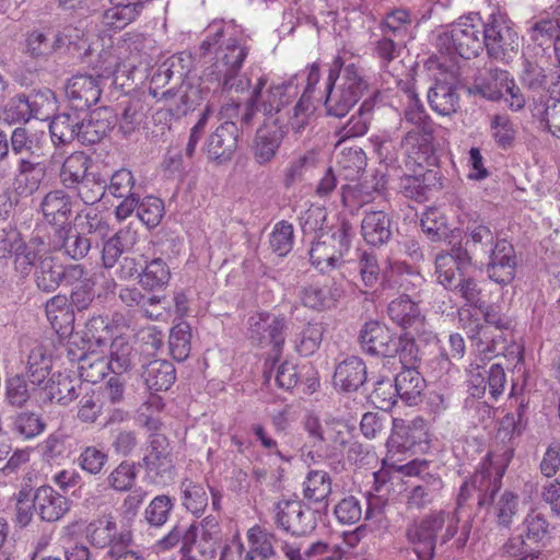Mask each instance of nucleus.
<instances>
[{
  "mask_svg": "<svg viewBox=\"0 0 560 560\" xmlns=\"http://www.w3.org/2000/svg\"><path fill=\"white\" fill-rule=\"evenodd\" d=\"M209 32L200 45L202 56L210 57L211 61L206 75L217 81L223 91L244 92L250 84L249 79L241 75L248 47L235 37L226 38L222 25L212 24Z\"/></svg>",
  "mask_w": 560,
  "mask_h": 560,
  "instance_id": "1",
  "label": "nucleus"
},
{
  "mask_svg": "<svg viewBox=\"0 0 560 560\" xmlns=\"http://www.w3.org/2000/svg\"><path fill=\"white\" fill-rule=\"evenodd\" d=\"M459 517L444 510L431 511L411 520L405 528V538L418 560H434L438 550L445 551L458 533Z\"/></svg>",
  "mask_w": 560,
  "mask_h": 560,
  "instance_id": "2",
  "label": "nucleus"
},
{
  "mask_svg": "<svg viewBox=\"0 0 560 560\" xmlns=\"http://www.w3.org/2000/svg\"><path fill=\"white\" fill-rule=\"evenodd\" d=\"M368 82L362 70L354 63L342 67L338 57L335 59L326 82L324 106L329 116L345 117L360 101L368 90Z\"/></svg>",
  "mask_w": 560,
  "mask_h": 560,
  "instance_id": "3",
  "label": "nucleus"
},
{
  "mask_svg": "<svg viewBox=\"0 0 560 560\" xmlns=\"http://www.w3.org/2000/svg\"><path fill=\"white\" fill-rule=\"evenodd\" d=\"M368 82L362 70L354 63L342 67L338 57L335 59L326 82L324 106L329 116L345 117L360 101L368 90Z\"/></svg>",
  "mask_w": 560,
  "mask_h": 560,
  "instance_id": "4",
  "label": "nucleus"
},
{
  "mask_svg": "<svg viewBox=\"0 0 560 560\" xmlns=\"http://www.w3.org/2000/svg\"><path fill=\"white\" fill-rule=\"evenodd\" d=\"M362 350L383 358L398 357L400 364H413L418 358V345L409 334L396 335L377 320L366 322L359 334Z\"/></svg>",
  "mask_w": 560,
  "mask_h": 560,
  "instance_id": "5",
  "label": "nucleus"
},
{
  "mask_svg": "<svg viewBox=\"0 0 560 560\" xmlns=\"http://www.w3.org/2000/svg\"><path fill=\"white\" fill-rule=\"evenodd\" d=\"M287 318L269 312H259L248 318V337L260 348L271 347L266 360L270 371L280 360L285 341ZM268 370H265L267 374Z\"/></svg>",
  "mask_w": 560,
  "mask_h": 560,
  "instance_id": "6",
  "label": "nucleus"
},
{
  "mask_svg": "<svg viewBox=\"0 0 560 560\" xmlns=\"http://www.w3.org/2000/svg\"><path fill=\"white\" fill-rule=\"evenodd\" d=\"M351 225H340L322 232L310 249L312 265L320 272H329L343 264V256L350 249Z\"/></svg>",
  "mask_w": 560,
  "mask_h": 560,
  "instance_id": "7",
  "label": "nucleus"
},
{
  "mask_svg": "<svg viewBox=\"0 0 560 560\" xmlns=\"http://www.w3.org/2000/svg\"><path fill=\"white\" fill-rule=\"evenodd\" d=\"M505 466L494 464L489 456L480 464L479 468L465 481L458 492L456 509L452 515L458 516V511L476 497L477 510L482 511L486 502L491 499L493 491L502 486V477Z\"/></svg>",
  "mask_w": 560,
  "mask_h": 560,
  "instance_id": "8",
  "label": "nucleus"
},
{
  "mask_svg": "<svg viewBox=\"0 0 560 560\" xmlns=\"http://www.w3.org/2000/svg\"><path fill=\"white\" fill-rule=\"evenodd\" d=\"M438 46L464 59L475 58L483 50V24L477 16L460 18L439 35Z\"/></svg>",
  "mask_w": 560,
  "mask_h": 560,
  "instance_id": "9",
  "label": "nucleus"
},
{
  "mask_svg": "<svg viewBox=\"0 0 560 560\" xmlns=\"http://www.w3.org/2000/svg\"><path fill=\"white\" fill-rule=\"evenodd\" d=\"M1 248L11 255L14 271L21 278L28 277L45 257L51 255L43 237L35 235L26 242L18 232L7 234L1 241Z\"/></svg>",
  "mask_w": 560,
  "mask_h": 560,
  "instance_id": "10",
  "label": "nucleus"
},
{
  "mask_svg": "<svg viewBox=\"0 0 560 560\" xmlns=\"http://www.w3.org/2000/svg\"><path fill=\"white\" fill-rule=\"evenodd\" d=\"M406 132L400 140V148L409 160L420 167L438 164L435 130L436 125L429 116Z\"/></svg>",
  "mask_w": 560,
  "mask_h": 560,
  "instance_id": "11",
  "label": "nucleus"
},
{
  "mask_svg": "<svg viewBox=\"0 0 560 560\" xmlns=\"http://www.w3.org/2000/svg\"><path fill=\"white\" fill-rule=\"evenodd\" d=\"M483 39L489 58L509 63L518 51V35L503 15H491L483 24Z\"/></svg>",
  "mask_w": 560,
  "mask_h": 560,
  "instance_id": "12",
  "label": "nucleus"
},
{
  "mask_svg": "<svg viewBox=\"0 0 560 560\" xmlns=\"http://www.w3.org/2000/svg\"><path fill=\"white\" fill-rule=\"evenodd\" d=\"M268 78L260 77L253 88V93L259 103V113L271 118L284 107L293 103L300 93L298 75H292L281 82H272L266 88Z\"/></svg>",
  "mask_w": 560,
  "mask_h": 560,
  "instance_id": "13",
  "label": "nucleus"
},
{
  "mask_svg": "<svg viewBox=\"0 0 560 560\" xmlns=\"http://www.w3.org/2000/svg\"><path fill=\"white\" fill-rule=\"evenodd\" d=\"M494 235L483 223L469 224L462 241L456 245L459 264L483 265L495 246Z\"/></svg>",
  "mask_w": 560,
  "mask_h": 560,
  "instance_id": "14",
  "label": "nucleus"
},
{
  "mask_svg": "<svg viewBox=\"0 0 560 560\" xmlns=\"http://www.w3.org/2000/svg\"><path fill=\"white\" fill-rule=\"evenodd\" d=\"M273 513L276 525L293 536H304L316 527L314 512L301 500H280Z\"/></svg>",
  "mask_w": 560,
  "mask_h": 560,
  "instance_id": "15",
  "label": "nucleus"
},
{
  "mask_svg": "<svg viewBox=\"0 0 560 560\" xmlns=\"http://www.w3.org/2000/svg\"><path fill=\"white\" fill-rule=\"evenodd\" d=\"M240 129L234 121L221 122L207 138L205 151L209 161L222 165L230 162L238 147Z\"/></svg>",
  "mask_w": 560,
  "mask_h": 560,
  "instance_id": "16",
  "label": "nucleus"
},
{
  "mask_svg": "<svg viewBox=\"0 0 560 560\" xmlns=\"http://www.w3.org/2000/svg\"><path fill=\"white\" fill-rule=\"evenodd\" d=\"M106 191L122 201L116 207L115 214L119 221L129 218L137 208L140 198V186L136 185V178L128 168H120L110 176Z\"/></svg>",
  "mask_w": 560,
  "mask_h": 560,
  "instance_id": "17",
  "label": "nucleus"
},
{
  "mask_svg": "<svg viewBox=\"0 0 560 560\" xmlns=\"http://www.w3.org/2000/svg\"><path fill=\"white\" fill-rule=\"evenodd\" d=\"M85 536L92 546L101 549L128 547L132 541L130 530L117 532L116 521L110 514L92 521L85 528Z\"/></svg>",
  "mask_w": 560,
  "mask_h": 560,
  "instance_id": "18",
  "label": "nucleus"
},
{
  "mask_svg": "<svg viewBox=\"0 0 560 560\" xmlns=\"http://www.w3.org/2000/svg\"><path fill=\"white\" fill-rule=\"evenodd\" d=\"M345 294L343 287L336 279L323 284L311 283L299 291L301 304L314 312H324L334 308Z\"/></svg>",
  "mask_w": 560,
  "mask_h": 560,
  "instance_id": "19",
  "label": "nucleus"
},
{
  "mask_svg": "<svg viewBox=\"0 0 560 560\" xmlns=\"http://www.w3.org/2000/svg\"><path fill=\"white\" fill-rule=\"evenodd\" d=\"M117 124V116L109 107H98L83 118L80 116L79 142L92 145L104 140Z\"/></svg>",
  "mask_w": 560,
  "mask_h": 560,
  "instance_id": "20",
  "label": "nucleus"
},
{
  "mask_svg": "<svg viewBox=\"0 0 560 560\" xmlns=\"http://www.w3.org/2000/svg\"><path fill=\"white\" fill-rule=\"evenodd\" d=\"M458 77V68L453 67L448 77L436 79L434 85L428 91L429 105L436 114L451 116L459 109L460 98L456 88Z\"/></svg>",
  "mask_w": 560,
  "mask_h": 560,
  "instance_id": "21",
  "label": "nucleus"
},
{
  "mask_svg": "<svg viewBox=\"0 0 560 560\" xmlns=\"http://www.w3.org/2000/svg\"><path fill=\"white\" fill-rule=\"evenodd\" d=\"M487 261L486 271L490 280L503 287L514 280L517 262L514 247L510 242L497 241Z\"/></svg>",
  "mask_w": 560,
  "mask_h": 560,
  "instance_id": "22",
  "label": "nucleus"
},
{
  "mask_svg": "<svg viewBox=\"0 0 560 560\" xmlns=\"http://www.w3.org/2000/svg\"><path fill=\"white\" fill-rule=\"evenodd\" d=\"M65 92L72 109L84 110L100 101V79L92 74L73 75L68 80Z\"/></svg>",
  "mask_w": 560,
  "mask_h": 560,
  "instance_id": "23",
  "label": "nucleus"
},
{
  "mask_svg": "<svg viewBox=\"0 0 560 560\" xmlns=\"http://www.w3.org/2000/svg\"><path fill=\"white\" fill-rule=\"evenodd\" d=\"M47 175V167L39 155L22 156L18 161L14 189L20 196L35 194Z\"/></svg>",
  "mask_w": 560,
  "mask_h": 560,
  "instance_id": "24",
  "label": "nucleus"
},
{
  "mask_svg": "<svg viewBox=\"0 0 560 560\" xmlns=\"http://www.w3.org/2000/svg\"><path fill=\"white\" fill-rule=\"evenodd\" d=\"M190 72V57L185 54L174 55L167 58L159 66L153 73L150 82V94L154 97H161L160 90L168 83L175 86L184 83L185 78Z\"/></svg>",
  "mask_w": 560,
  "mask_h": 560,
  "instance_id": "25",
  "label": "nucleus"
},
{
  "mask_svg": "<svg viewBox=\"0 0 560 560\" xmlns=\"http://www.w3.org/2000/svg\"><path fill=\"white\" fill-rule=\"evenodd\" d=\"M284 130L277 122L260 126L254 138L252 153L254 160L259 165L270 163L277 155L279 148L284 139Z\"/></svg>",
  "mask_w": 560,
  "mask_h": 560,
  "instance_id": "26",
  "label": "nucleus"
},
{
  "mask_svg": "<svg viewBox=\"0 0 560 560\" xmlns=\"http://www.w3.org/2000/svg\"><path fill=\"white\" fill-rule=\"evenodd\" d=\"M420 361V349L418 348L417 361L413 364H401L402 370L396 375L393 385L397 397L409 406L418 404L425 387V381L417 370Z\"/></svg>",
  "mask_w": 560,
  "mask_h": 560,
  "instance_id": "27",
  "label": "nucleus"
},
{
  "mask_svg": "<svg viewBox=\"0 0 560 560\" xmlns=\"http://www.w3.org/2000/svg\"><path fill=\"white\" fill-rule=\"evenodd\" d=\"M144 466L149 474L164 478L170 476L173 469V460L170 453V444L164 434L152 433L149 438L148 453Z\"/></svg>",
  "mask_w": 560,
  "mask_h": 560,
  "instance_id": "28",
  "label": "nucleus"
},
{
  "mask_svg": "<svg viewBox=\"0 0 560 560\" xmlns=\"http://www.w3.org/2000/svg\"><path fill=\"white\" fill-rule=\"evenodd\" d=\"M110 7L102 13V23L109 30H122L141 14L145 0H108Z\"/></svg>",
  "mask_w": 560,
  "mask_h": 560,
  "instance_id": "29",
  "label": "nucleus"
},
{
  "mask_svg": "<svg viewBox=\"0 0 560 560\" xmlns=\"http://www.w3.org/2000/svg\"><path fill=\"white\" fill-rule=\"evenodd\" d=\"M33 501L35 510L45 522L59 521L70 509L69 500L50 486L39 487Z\"/></svg>",
  "mask_w": 560,
  "mask_h": 560,
  "instance_id": "30",
  "label": "nucleus"
},
{
  "mask_svg": "<svg viewBox=\"0 0 560 560\" xmlns=\"http://www.w3.org/2000/svg\"><path fill=\"white\" fill-rule=\"evenodd\" d=\"M366 374L364 361L352 355L336 366L332 383L341 392H357L365 383Z\"/></svg>",
  "mask_w": 560,
  "mask_h": 560,
  "instance_id": "31",
  "label": "nucleus"
},
{
  "mask_svg": "<svg viewBox=\"0 0 560 560\" xmlns=\"http://www.w3.org/2000/svg\"><path fill=\"white\" fill-rule=\"evenodd\" d=\"M390 217L382 210L365 211L361 222V234L364 241L375 247L387 244L393 236Z\"/></svg>",
  "mask_w": 560,
  "mask_h": 560,
  "instance_id": "32",
  "label": "nucleus"
},
{
  "mask_svg": "<svg viewBox=\"0 0 560 560\" xmlns=\"http://www.w3.org/2000/svg\"><path fill=\"white\" fill-rule=\"evenodd\" d=\"M509 72L499 68L485 69L478 72L468 93L479 95L486 100L499 101L504 96L503 89Z\"/></svg>",
  "mask_w": 560,
  "mask_h": 560,
  "instance_id": "33",
  "label": "nucleus"
},
{
  "mask_svg": "<svg viewBox=\"0 0 560 560\" xmlns=\"http://www.w3.org/2000/svg\"><path fill=\"white\" fill-rule=\"evenodd\" d=\"M86 386L75 377L63 373H54L43 388L45 399L57 401L62 406H68L78 398Z\"/></svg>",
  "mask_w": 560,
  "mask_h": 560,
  "instance_id": "34",
  "label": "nucleus"
},
{
  "mask_svg": "<svg viewBox=\"0 0 560 560\" xmlns=\"http://www.w3.org/2000/svg\"><path fill=\"white\" fill-rule=\"evenodd\" d=\"M500 490L501 487L493 491L483 510L493 516L499 527L510 528L518 511L520 498L510 490H504L501 493Z\"/></svg>",
  "mask_w": 560,
  "mask_h": 560,
  "instance_id": "35",
  "label": "nucleus"
},
{
  "mask_svg": "<svg viewBox=\"0 0 560 560\" xmlns=\"http://www.w3.org/2000/svg\"><path fill=\"white\" fill-rule=\"evenodd\" d=\"M320 165L319 153L308 150L294 158L283 174V186L289 189L298 184L310 180Z\"/></svg>",
  "mask_w": 560,
  "mask_h": 560,
  "instance_id": "36",
  "label": "nucleus"
},
{
  "mask_svg": "<svg viewBox=\"0 0 560 560\" xmlns=\"http://www.w3.org/2000/svg\"><path fill=\"white\" fill-rule=\"evenodd\" d=\"M46 221L54 225H63L72 213V198L63 189L47 192L40 202Z\"/></svg>",
  "mask_w": 560,
  "mask_h": 560,
  "instance_id": "37",
  "label": "nucleus"
},
{
  "mask_svg": "<svg viewBox=\"0 0 560 560\" xmlns=\"http://www.w3.org/2000/svg\"><path fill=\"white\" fill-rule=\"evenodd\" d=\"M92 171V158L83 151H75L63 160L59 171V179L65 188L70 189Z\"/></svg>",
  "mask_w": 560,
  "mask_h": 560,
  "instance_id": "38",
  "label": "nucleus"
},
{
  "mask_svg": "<svg viewBox=\"0 0 560 560\" xmlns=\"http://www.w3.org/2000/svg\"><path fill=\"white\" fill-rule=\"evenodd\" d=\"M142 378L150 390L165 392L176 380V370L167 360H153L143 366Z\"/></svg>",
  "mask_w": 560,
  "mask_h": 560,
  "instance_id": "39",
  "label": "nucleus"
},
{
  "mask_svg": "<svg viewBox=\"0 0 560 560\" xmlns=\"http://www.w3.org/2000/svg\"><path fill=\"white\" fill-rule=\"evenodd\" d=\"M441 186L439 172L425 170L422 174L404 176L400 179L402 194L410 199L423 201L433 187Z\"/></svg>",
  "mask_w": 560,
  "mask_h": 560,
  "instance_id": "40",
  "label": "nucleus"
},
{
  "mask_svg": "<svg viewBox=\"0 0 560 560\" xmlns=\"http://www.w3.org/2000/svg\"><path fill=\"white\" fill-rule=\"evenodd\" d=\"M138 357L139 353L132 342L124 336H118L110 343L107 359L110 362L112 372L122 374L135 366Z\"/></svg>",
  "mask_w": 560,
  "mask_h": 560,
  "instance_id": "41",
  "label": "nucleus"
},
{
  "mask_svg": "<svg viewBox=\"0 0 560 560\" xmlns=\"http://www.w3.org/2000/svg\"><path fill=\"white\" fill-rule=\"evenodd\" d=\"M80 114L78 110L56 115L49 125L51 139L58 144L79 141Z\"/></svg>",
  "mask_w": 560,
  "mask_h": 560,
  "instance_id": "42",
  "label": "nucleus"
},
{
  "mask_svg": "<svg viewBox=\"0 0 560 560\" xmlns=\"http://www.w3.org/2000/svg\"><path fill=\"white\" fill-rule=\"evenodd\" d=\"M248 550L245 555L253 557L275 558L277 557L276 547L279 545L280 539L275 533L268 532L258 525L253 526L247 530Z\"/></svg>",
  "mask_w": 560,
  "mask_h": 560,
  "instance_id": "43",
  "label": "nucleus"
},
{
  "mask_svg": "<svg viewBox=\"0 0 560 560\" xmlns=\"http://www.w3.org/2000/svg\"><path fill=\"white\" fill-rule=\"evenodd\" d=\"M411 24L410 12L405 9H396L385 14L378 24V28L381 34L407 43L411 38Z\"/></svg>",
  "mask_w": 560,
  "mask_h": 560,
  "instance_id": "44",
  "label": "nucleus"
},
{
  "mask_svg": "<svg viewBox=\"0 0 560 560\" xmlns=\"http://www.w3.org/2000/svg\"><path fill=\"white\" fill-rule=\"evenodd\" d=\"M387 314L402 328L412 327L422 322L419 305L406 294L396 298L388 304Z\"/></svg>",
  "mask_w": 560,
  "mask_h": 560,
  "instance_id": "45",
  "label": "nucleus"
},
{
  "mask_svg": "<svg viewBox=\"0 0 560 560\" xmlns=\"http://www.w3.org/2000/svg\"><path fill=\"white\" fill-rule=\"evenodd\" d=\"M366 166V156L361 148H345L337 156V173L343 180H355Z\"/></svg>",
  "mask_w": 560,
  "mask_h": 560,
  "instance_id": "46",
  "label": "nucleus"
},
{
  "mask_svg": "<svg viewBox=\"0 0 560 560\" xmlns=\"http://www.w3.org/2000/svg\"><path fill=\"white\" fill-rule=\"evenodd\" d=\"M33 278L39 291L55 292L60 287V261L52 255L45 257L33 271Z\"/></svg>",
  "mask_w": 560,
  "mask_h": 560,
  "instance_id": "47",
  "label": "nucleus"
},
{
  "mask_svg": "<svg viewBox=\"0 0 560 560\" xmlns=\"http://www.w3.org/2000/svg\"><path fill=\"white\" fill-rule=\"evenodd\" d=\"M331 492V480L324 470H311L304 481V497L314 503H322L323 509L328 506V495Z\"/></svg>",
  "mask_w": 560,
  "mask_h": 560,
  "instance_id": "48",
  "label": "nucleus"
},
{
  "mask_svg": "<svg viewBox=\"0 0 560 560\" xmlns=\"http://www.w3.org/2000/svg\"><path fill=\"white\" fill-rule=\"evenodd\" d=\"M374 102L365 100L360 105L358 112L340 128L341 139L357 138L364 136L370 128L373 119Z\"/></svg>",
  "mask_w": 560,
  "mask_h": 560,
  "instance_id": "49",
  "label": "nucleus"
},
{
  "mask_svg": "<svg viewBox=\"0 0 560 560\" xmlns=\"http://www.w3.org/2000/svg\"><path fill=\"white\" fill-rule=\"evenodd\" d=\"M106 187V178L100 172L93 170L72 189L77 191L78 197L85 205H94L104 197Z\"/></svg>",
  "mask_w": 560,
  "mask_h": 560,
  "instance_id": "50",
  "label": "nucleus"
},
{
  "mask_svg": "<svg viewBox=\"0 0 560 560\" xmlns=\"http://www.w3.org/2000/svg\"><path fill=\"white\" fill-rule=\"evenodd\" d=\"M58 234L61 241L58 247L71 259L80 260L90 252L92 241L81 232L72 229H62L58 231Z\"/></svg>",
  "mask_w": 560,
  "mask_h": 560,
  "instance_id": "51",
  "label": "nucleus"
},
{
  "mask_svg": "<svg viewBox=\"0 0 560 560\" xmlns=\"http://www.w3.org/2000/svg\"><path fill=\"white\" fill-rule=\"evenodd\" d=\"M184 508L196 516H200L208 505V493L201 483L189 478L180 482Z\"/></svg>",
  "mask_w": 560,
  "mask_h": 560,
  "instance_id": "52",
  "label": "nucleus"
},
{
  "mask_svg": "<svg viewBox=\"0 0 560 560\" xmlns=\"http://www.w3.org/2000/svg\"><path fill=\"white\" fill-rule=\"evenodd\" d=\"M170 353L178 362L185 361L191 351V327L187 322H179L172 327L168 337Z\"/></svg>",
  "mask_w": 560,
  "mask_h": 560,
  "instance_id": "53",
  "label": "nucleus"
},
{
  "mask_svg": "<svg viewBox=\"0 0 560 560\" xmlns=\"http://www.w3.org/2000/svg\"><path fill=\"white\" fill-rule=\"evenodd\" d=\"M422 442L427 441L420 435L413 433V431L406 425L405 420L394 419L393 433L387 440V447L389 448V452L395 450L398 453H402L413 448Z\"/></svg>",
  "mask_w": 560,
  "mask_h": 560,
  "instance_id": "54",
  "label": "nucleus"
},
{
  "mask_svg": "<svg viewBox=\"0 0 560 560\" xmlns=\"http://www.w3.org/2000/svg\"><path fill=\"white\" fill-rule=\"evenodd\" d=\"M112 371L108 359L97 354H83L79 359L80 377L92 384L102 381Z\"/></svg>",
  "mask_w": 560,
  "mask_h": 560,
  "instance_id": "55",
  "label": "nucleus"
},
{
  "mask_svg": "<svg viewBox=\"0 0 560 560\" xmlns=\"http://www.w3.org/2000/svg\"><path fill=\"white\" fill-rule=\"evenodd\" d=\"M49 32L34 30L25 40V52L33 59H47L58 50L55 37Z\"/></svg>",
  "mask_w": 560,
  "mask_h": 560,
  "instance_id": "56",
  "label": "nucleus"
},
{
  "mask_svg": "<svg viewBox=\"0 0 560 560\" xmlns=\"http://www.w3.org/2000/svg\"><path fill=\"white\" fill-rule=\"evenodd\" d=\"M446 290L460 296L467 304L477 308H482V289L480 283L472 277H466L460 273Z\"/></svg>",
  "mask_w": 560,
  "mask_h": 560,
  "instance_id": "57",
  "label": "nucleus"
},
{
  "mask_svg": "<svg viewBox=\"0 0 560 560\" xmlns=\"http://www.w3.org/2000/svg\"><path fill=\"white\" fill-rule=\"evenodd\" d=\"M456 246L452 248V253H440L435 257V273L438 281L445 289L452 285V282L462 273L459 272L460 266L456 255Z\"/></svg>",
  "mask_w": 560,
  "mask_h": 560,
  "instance_id": "58",
  "label": "nucleus"
},
{
  "mask_svg": "<svg viewBox=\"0 0 560 560\" xmlns=\"http://www.w3.org/2000/svg\"><path fill=\"white\" fill-rule=\"evenodd\" d=\"M171 278V271L165 261L155 258L142 269L139 283L143 289L155 290L167 284Z\"/></svg>",
  "mask_w": 560,
  "mask_h": 560,
  "instance_id": "59",
  "label": "nucleus"
},
{
  "mask_svg": "<svg viewBox=\"0 0 560 560\" xmlns=\"http://www.w3.org/2000/svg\"><path fill=\"white\" fill-rule=\"evenodd\" d=\"M178 85L179 88L177 90L172 86L166 91H162L161 98H173L174 106H171L170 110L175 115L180 116L186 115L190 109H194L198 91L191 85L185 86L183 83Z\"/></svg>",
  "mask_w": 560,
  "mask_h": 560,
  "instance_id": "60",
  "label": "nucleus"
},
{
  "mask_svg": "<svg viewBox=\"0 0 560 560\" xmlns=\"http://www.w3.org/2000/svg\"><path fill=\"white\" fill-rule=\"evenodd\" d=\"M198 536V526L190 524L188 527L177 524L173 529L159 540V546L163 550L175 547L179 541L183 542L182 551L185 553L191 552V544L196 542Z\"/></svg>",
  "mask_w": 560,
  "mask_h": 560,
  "instance_id": "61",
  "label": "nucleus"
},
{
  "mask_svg": "<svg viewBox=\"0 0 560 560\" xmlns=\"http://www.w3.org/2000/svg\"><path fill=\"white\" fill-rule=\"evenodd\" d=\"M425 477L431 481L430 485H418L411 488L407 494V508L413 510H423L433 502L434 491L442 486V480L430 474Z\"/></svg>",
  "mask_w": 560,
  "mask_h": 560,
  "instance_id": "62",
  "label": "nucleus"
},
{
  "mask_svg": "<svg viewBox=\"0 0 560 560\" xmlns=\"http://www.w3.org/2000/svg\"><path fill=\"white\" fill-rule=\"evenodd\" d=\"M522 85L529 92L540 93L548 86L546 70L537 62L525 59L520 73Z\"/></svg>",
  "mask_w": 560,
  "mask_h": 560,
  "instance_id": "63",
  "label": "nucleus"
},
{
  "mask_svg": "<svg viewBox=\"0 0 560 560\" xmlns=\"http://www.w3.org/2000/svg\"><path fill=\"white\" fill-rule=\"evenodd\" d=\"M154 40L141 33H126L117 42V47L125 58L149 55L153 50Z\"/></svg>",
  "mask_w": 560,
  "mask_h": 560,
  "instance_id": "64",
  "label": "nucleus"
}]
</instances>
